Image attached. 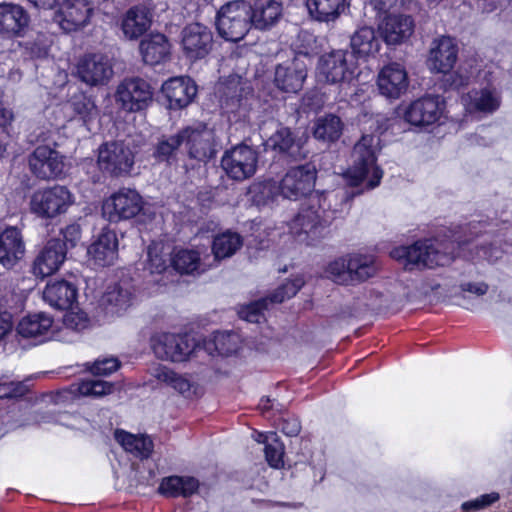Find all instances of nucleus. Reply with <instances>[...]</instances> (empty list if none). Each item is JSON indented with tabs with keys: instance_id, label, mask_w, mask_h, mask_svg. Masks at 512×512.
Wrapping results in <instances>:
<instances>
[{
	"instance_id": "nucleus-22",
	"label": "nucleus",
	"mask_w": 512,
	"mask_h": 512,
	"mask_svg": "<svg viewBox=\"0 0 512 512\" xmlns=\"http://www.w3.org/2000/svg\"><path fill=\"white\" fill-rule=\"evenodd\" d=\"M458 56V47L454 39L449 36L435 38L430 45L428 65L437 73H447L455 65Z\"/></svg>"
},
{
	"instance_id": "nucleus-35",
	"label": "nucleus",
	"mask_w": 512,
	"mask_h": 512,
	"mask_svg": "<svg viewBox=\"0 0 512 512\" xmlns=\"http://www.w3.org/2000/svg\"><path fill=\"white\" fill-rule=\"evenodd\" d=\"M306 6L310 16L323 23L335 22L347 9L346 0H307Z\"/></svg>"
},
{
	"instance_id": "nucleus-13",
	"label": "nucleus",
	"mask_w": 512,
	"mask_h": 512,
	"mask_svg": "<svg viewBox=\"0 0 512 512\" xmlns=\"http://www.w3.org/2000/svg\"><path fill=\"white\" fill-rule=\"evenodd\" d=\"M316 173L311 163L291 168L280 182L281 194L292 200L307 196L314 189Z\"/></svg>"
},
{
	"instance_id": "nucleus-34",
	"label": "nucleus",
	"mask_w": 512,
	"mask_h": 512,
	"mask_svg": "<svg viewBox=\"0 0 512 512\" xmlns=\"http://www.w3.org/2000/svg\"><path fill=\"white\" fill-rule=\"evenodd\" d=\"M29 17L25 10L16 4H0V33L19 35L28 25Z\"/></svg>"
},
{
	"instance_id": "nucleus-43",
	"label": "nucleus",
	"mask_w": 512,
	"mask_h": 512,
	"mask_svg": "<svg viewBox=\"0 0 512 512\" xmlns=\"http://www.w3.org/2000/svg\"><path fill=\"white\" fill-rule=\"evenodd\" d=\"M152 375L157 380L171 386L185 397H190L194 393L193 384L188 378L175 373L165 366L155 367L152 370Z\"/></svg>"
},
{
	"instance_id": "nucleus-19",
	"label": "nucleus",
	"mask_w": 512,
	"mask_h": 512,
	"mask_svg": "<svg viewBox=\"0 0 512 512\" xmlns=\"http://www.w3.org/2000/svg\"><path fill=\"white\" fill-rule=\"evenodd\" d=\"M182 137L190 158L207 161L215 154L214 134L204 125L182 129Z\"/></svg>"
},
{
	"instance_id": "nucleus-63",
	"label": "nucleus",
	"mask_w": 512,
	"mask_h": 512,
	"mask_svg": "<svg viewBox=\"0 0 512 512\" xmlns=\"http://www.w3.org/2000/svg\"><path fill=\"white\" fill-rule=\"evenodd\" d=\"M451 79V84L455 88L464 87L468 85L470 81V77L466 73H463L462 69L451 75Z\"/></svg>"
},
{
	"instance_id": "nucleus-7",
	"label": "nucleus",
	"mask_w": 512,
	"mask_h": 512,
	"mask_svg": "<svg viewBox=\"0 0 512 512\" xmlns=\"http://www.w3.org/2000/svg\"><path fill=\"white\" fill-rule=\"evenodd\" d=\"M151 347L155 356L161 360L183 362L201 347L187 335L160 333L151 338Z\"/></svg>"
},
{
	"instance_id": "nucleus-50",
	"label": "nucleus",
	"mask_w": 512,
	"mask_h": 512,
	"mask_svg": "<svg viewBox=\"0 0 512 512\" xmlns=\"http://www.w3.org/2000/svg\"><path fill=\"white\" fill-rule=\"evenodd\" d=\"M114 385L104 380H85L78 384V392L82 396L101 397L110 394Z\"/></svg>"
},
{
	"instance_id": "nucleus-2",
	"label": "nucleus",
	"mask_w": 512,
	"mask_h": 512,
	"mask_svg": "<svg viewBox=\"0 0 512 512\" xmlns=\"http://www.w3.org/2000/svg\"><path fill=\"white\" fill-rule=\"evenodd\" d=\"M379 150L380 138L377 135H363L356 142L351 153V166L344 174L347 186L370 190L380 184L383 171L376 163Z\"/></svg>"
},
{
	"instance_id": "nucleus-62",
	"label": "nucleus",
	"mask_w": 512,
	"mask_h": 512,
	"mask_svg": "<svg viewBox=\"0 0 512 512\" xmlns=\"http://www.w3.org/2000/svg\"><path fill=\"white\" fill-rule=\"evenodd\" d=\"M398 0H371L374 10L380 15H389L388 12L397 5Z\"/></svg>"
},
{
	"instance_id": "nucleus-40",
	"label": "nucleus",
	"mask_w": 512,
	"mask_h": 512,
	"mask_svg": "<svg viewBox=\"0 0 512 512\" xmlns=\"http://www.w3.org/2000/svg\"><path fill=\"white\" fill-rule=\"evenodd\" d=\"M115 439L127 452L142 459L148 458L153 451V442L145 435H133L116 430Z\"/></svg>"
},
{
	"instance_id": "nucleus-25",
	"label": "nucleus",
	"mask_w": 512,
	"mask_h": 512,
	"mask_svg": "<svg viewBox=\"0 0 512 512\" xmlns=\"http://www.w3.org/2000/svg\"><path fill=\"white\" fill-rule=\"evenodd\" d=\"M377 83L383 95L389 98H398L408 88L407 72L402 65L391 63L382 68Z\"/></svg>"
},
{
	"instance_id": "nucleus-53",
	"label": "nucleus",
	"mask_w": 512,
	"mask_h": 512,
	"mask_svg": "<svg viewBox=\"0 0 512 512\" xmlns=\"http://www.w3.org/2000/svg\"><path fill=\"white\" fill-rule=\"evenodd\" d=\"M499 499V494L496 492L482 495L474 500H470L467 502H464L462 504V509L464 511H478L481 509H484L491 505L492 503L496 502Z\"/></svg>"
},
{
	"instance_id": "nucleus-33",
	"label": "nucleus",
	"mask_w": 512,
	"mask_h": 512,
	"mask_svg": "<svg viewBox=\"0 0 512 512\" xmlns=\"http://www.w3.org/2000/svg\"><path fill=\"white\" fill-rule=\"evenodd\" d=\"M133 294L129 287L120 284L108 286L100 299V306L110 316L119 315L132 304Z\"/></svg>"
},
{
	"instance_id": "nucleus-31",
	"label": "nucleus",
	"mask_w": 512,
	"mask_h": 512,
	"mask_svg": "<svg viewBox=\"0 0 512 512\" xmlns=\"http://www.w3.org/2000/svg\"><path fill=\"white\" fill-rule=\"evenodd\" d=\"M88 254L99 266L114 263L118 256V241L113 231H104L88 248Z\"/></svg>"
},
{
	"instance_id": "nucleus-37",
	"label": "nucleus",
	"mask_w": 512,
	"mask_h": 512,
	"mask_svg": "<svg viewBox=\"0 0 512 512\" xmlns=\"http://www.w3.org/2000/svg\"><path fill=\"white\" fill-rule=\"evenodd\" d=\"M352 52L359 57L376 54L380 49V41L372 27L358 28L350 38Z\"/></svg>"
},
{
	"instance_id": "nucleus-39",
	"label": "nucleus",
	"mask_w": 512,
	"mask_h": 512,
	"mask_svg": "<svg viewBox=\"0 0 512 512\" xmlns=\"http://www.w3.org/2000/svg\"><path fill=\"white\" fill-rule=\"evenodd\" d=\"M53 319L46 313H35L24 317L17 325V332L24 338L45 336L51 329Z\"/></svg>"
},
{
	"instance_id": "nucleus-1",
	"label": "nucleus",
	"mask_w": 512,
	"mask_h": 512,
	"mask_svg": "<svg viewBox=\"0 0 512 512\" xmlns=\"http://www.w3.org/2000/svg\"><path fill=\"white\" fill-rule=\"evenodd\" d=\"M338 190L311 195L298 214L289 223L290 234L300 243L314 245L324 237V231L332 221L349 210L353 197L365 191Z\"/></svg>"
},
{
	"instance_id": "nucleus-5",
	"label": "nucleus",
	"mask_w": 512,
	"mask_h": 512,
	"mask_svg": "<svg viewBox=\"0 0 512 512\" xmlns=\"http://www.w3.org/2000/svg\"><path fill=\"white\" fill-rule=\"evenodd\" d=\"M375 267L369 257L347 255L330 262L325 273L335 283L350 285L365 281L375 274Z\"/></svg>"
},
{
	"instance_id": "nucleus-45",
	"label": "nucleus",
	"mask_w": 512,
	"mask_h": 512,
	"mask_svg": "<svg viewBox=\"0 0 512 512\" xmlns=\"http://www.w3.org/2000/svg\"><path fill=\"white\" fill-rule=\"evenodd\" d=\"M171 265L180 274L199 272L201 268L199 253L195 250H179L171 258Z\"/></svg>"
},
{
	"instance_id": "nucleus-48",
	"label": "nucleus",
	"mask_w": 512,
	"mask_h": 512,
	"mask_svg": "<svg viewBox=\"0 0 512 512\" xmlns=\"http://www.w3.org/2000/svg\"><path fill=\"white\" fill-rule=\"evenodd\" d=\"M182 144H184V138L181 130L176 135L162 138L155 148L154 156L160 161H166L175 154Z\"/></svg>"
},
{
	"instance_id": "nucleus-6",
	"label": "nucleus",
	"mask_w": 512,
	"mask_h": 512,
	"mask_svg": "<svg viewBox=\"0 0 512 512\" xmlns=\"http://www.w3.org/2000/svg\"><path fill=\"white\" fill-rule=\"evenodd\" d=\"M135 161V152L129 142L110 141L98 148V168L110 176H124L130 173Z\"/></svg>"
},
{
	"instance_id": "nucleus-14",
	"label": "nucleus",
	"mask_w": 512,
	"mask_h": 512,
	"mask_svg": "<svg viewBox=\"0 0 512 512\" xmlns=\"http://www.w3.org/2000/svg\"><path fill=\"white\" fill-rule=\"evenodd\" d=\"M93 10L90 0H62L53 20L63 31L73 32L89 22Z\"/></svg>"
},
{
	"instance_id": "nucleus-30",
	"label": "nucleus",
	"mask_w": 512,
	"mask_h": 512,
	"mask_svg": "<svg viewBox=\"0 0 512 512\" xmlns=\"http://www.w3.org/2000/svg\"><path fill=\"white\" fill-rule=\"evenodd\" d=\"M463 101L470 112L491 114L500 107L501 95L493 87H484L468 92Z\"/></svg>"
},
{
	"instance_id": "nucleus-24",
	"label": "nucleus",
	"mask_w": 512,
	"mask_h": 512,
	"mask_svg": "<svg viewBox=\"0 0 512 512\" xmlns=\"http://www.w3.org/2000/svg\"><path fill=\"white\" fill-rule=\"evenodd\" d=\"M153 12L146 4H137L129 8L121 21V30L128 40H136L148 31Z\"/></svg>"
},
{
	"instance_id": "nucleus-57",
	"label": "nucleus",
	"mask_w": 512,
	"mask_h": 512,
	"mask_svg": "<svg viewBox=\"0 0 512 512\" xmlns=\"http://www.w3.org/2000/svg\"><path fill=\"white\" fill-rule=\"evenodd\" d=\"M460 289L462 292H467L480 297L488 292L489 285L483 281L463 282L460 284Z\"/></svg>"
},
{
	"instance_id": "nucleus-47",
	"label": "nucleus",
	"mask_w": 512,
	"mask_h": 512,
	"mask_svg": "<svg viewBox=\"0 0 512 512\" xmlns=\"http://www.w3.org/2000/svg\"><path fill=\"white\" fill-rule=\"evenodd\" d=\"M73 111L84 121L95 118L98 115V109L94 100L83 94H75L70 101Z\"/></svg>"
},
{
	"instance_id": "nucleus-26",
	"label": "nucleus",
	"mask_w": 512,
	"mask_h": 512,
	"mask_svg": "<svg viewBox=\"0 0 512 512\" xmlns=\"http://www.w3.org/2000/svg\"><path fill=\"white\" fill-rule=\"evenodd\" d=\"M162 92L167 98L170 108L180 109L191 103L196 96L197 87L189 77H174L162 85Z\"/></svg>"
},
{
	"instance_id": "nucleus-18",
	"label": "nucleus",
	"mask_w": 512,
	"mask_h": 512,
	"mask_svg": "<svg viewBox=\"0 0 512 512\" xmlns=\"http://www.w3.org/2000/svg\"><path fill=\"white\" fill-rule=\"evenodd\" d=\"M80 80L90 86L108 83L113 76V67L108 56L90 54L83 57L77 65Z\"/></svg>"
},
{
	"instance_id": "nucleus-64",
	"label": "nucleus",
	"mask_w": 512,
	"mask_h": 512,
	"mask_svg": "<svg viewBox=\"0 0 512 512\" xmlns=\"http://www.w3.org/2000/svg\"><path fill=\"white\" fill-rule=\"evenodd\" d=\"M14 115L10 109L0 108V126L6 127L13 121Z\"/></svg>"
},
{
	"instance_id": "nucleus-60",
	"label": "nucleus",
	"mask_w": 512,
	"mask_h": 512,
	"mask_svg": "<svg viewBox=\"0 0 512 512\" xmlns=\"http://www.w3.org/2000/svg\"><path fill=\"white\" fill-rule=\"evenodd\" d=\"M281 430L285 435L294 437L299 434L301 425L299 420L296 418L283 419Z\"/></svg>"
},
{
	"instance_id": "nucleus-12",
	"label": "nucleus",
	"mask_w": 512,
	"mask_h": 512,
	"mask_svg": "<svg viewBox=\"0 0 512 512\" xmlns=\"http://www.w3.org/2000/svg\"><path fill=\"white\" fill-rule=\"evenodd\" d=\"M307 141V134H299L288 127L280 126L268 138L266 145L287 159L299 161L305 159L309 153L305 147Z\"/></svg>"
},
{
	"instance_id": "nucleus-4",
	"label": "nucleus",
	"mask_w": 512,
	"mask_h": 512,
	"mask_svg": "<svg viewBox=\"0 0 512 512\" xmlns=\"http://www.w3.org/2000/svg\"><path fill=\"white\" fill-rule=\"evenodd\" d=\"M251 5L244 0L227 2L217 12L216 27L219 35L227 41L242 40L253 26Z\"/></svg>"
},
{
	"instance_id": "nucleus-59",
	"label": "nucleus",
	"mask_w": 512,
	"mask_h": 512,
	"mask_svg": "<svg viewBox=\"0 0 512 512\" xmlns=\"http://www.w3.org/2000/svg\"><path fill=\"white\" fill-rule=\"evenodd\" d=\"M304 285V280L301 277H296L293 280H289L285 283H283L280 286V291L283 292V294L286 295V297L289 299L296 295V293L301 289V287Z\"/></svg>"
},
{
	"instance_id": "nucleus-61",
	"label": "nucleus",
	"mask_w": 512,
	"mask_h": 512,
	"mask_svg": "<svg viewBox=\"0 0 512 512\" xmlns=\"http://www.w3.org/2000/svg\"><path fill=\"white\" fill-rule=\"evenodd\" d=\"M477 254L479 258L494 262L501 257L502 252L497 247L490 245L489 247H481Z\"/></svg>"
},
{
	"instance_id": "nucleus-49",
	"label": "nucleus",
	"mask_w": 512,
	"mask_h": 512,
	"mask_svg": "<svg viewBox=\"0 0 512 512\" xmlns=\"http://www.w3.org/2000/svg\"><path fill=\"white\" fill-rule=\"evenodd\" d=\"M269 442L265 445L264 452L265 457L269 465L273 468H281L283 466V455L284 446L278 440L276 433H270V436H266Z\"/></svg>"
},
{
	"instance_id": "nucleus-17",
	"label": "nucleus",
	"mask_w": 512,
	"mask_h": 512,
	"mask_svg": "<svg viewBox=\"0 0 512 512\" xmlns=\"http://www.w3.org/2000/svg\"><path fill=\"white\" fill-rule=\"evenodd\" d=\"M28 164L31 173L41 180L55 179L64 170L63 157L58 151L46 145L35 148L29 155Z\"/></svg>"
},
{
	"instance_id": "nucleus-28",
	"label": "nucleus",
	"mask_w": 512,
	"mask_h": 512,
	"mask_svg": "<svg viewBox=\"0 0 512 512\" xmlns=\"http://www.w3.org/2000/svg\"><path fill=\"white\" fill-rule=\"evenodd\" d=\"M25 253V244L21 232L9 227L0 234V263L5 268L14 267Z\"/></svg>"
},
{
	"instance_id": "nucleus-41",
	"label": "nucleus",
	"mask_w": 512,
	"mask_h": 512,
	"mask_svg": "<svg viewBox=\"0 0 512 512\" xmlns=\"http://www.w3.org/2000/svg\"><path fill=\"white\" fill-rule=\"evenodd\" d=\"M243 245L242 237L232 231H226L215 236L212 244L214 260L229 258L234 255Z\"/></svg>"
},
{
	"instance_id": "nucleus-58",
	"label": "nucleus",
	"mask_w": 512,
	"mask_h": 512,
	"mask_svg": "<svg viewBox=\"0 0 512 512\" xmlns=\"http://www.w3.org/2000/svg\"><path fill=\"white\" fill-rule=\"evenodd\" d=\"M238 90V84H233V87H228V91L224 92L225 97L222 99V103L231 111H234L240 105Z\"/></svg>"
},
{
	"instance_id": "nucleus-44",
	"label": "nucleus",
	"mask_w": 512,
	"mask_h": 512,
	"mask_svg": "<svg viewBox=\"0 0 512 512\" xmlns=\"http://www.w3.org/2000/svg\"><path fill=\"white\" fill-rule=\"evenodd\" d=\"M169 247L161 242H153L147 248V260L145 269L151 274L164 272L171 264Z\"/></svg>"
},
{
	"instance_id": "nucleus-29",
	"label": "nucleus",
	"mask_w": 512,
	"mask_h": 512,
	"mask_svg": "<svg viewBox=\"0 0 512 512\" xmlns=\"http://www.w3.org/2000/svg\"><path fill=\"white\" fill-rule=\"evenodd\" d=\"M251 7L253 26L258 30H269L282 17L283 6L280 0H255Z\"/></svg>"
},
{
	"instance_id": "nucleus-55",
	"label": "nucleus",
	"mask_w": 512,
	"mask_h": 512,
	"mask_svg": "<svg viewBox=\"0 0 512 512\" xmlns=\"http://www.w3.org/2000/svg\"><path fill=\"white\" fill-rule=\"evenodd\" d=\"M119 365V361L116 358L97 360L94 362L91 372L94 375H108L116 371Z\"/></svg>"
},
{
	"instance_id": "nucleus-51",
	"label": "nucleus",
	"mask_w": 512,
	"mask_h": 512,
	"mask_svg": "<svg viewBox=\"0 0 512 512\" xmlns=\"http://www.w3.org/2000/svg\"><path fill=\"white\" fill-rule=\"evenodd\" d=\"M267 305L268 300L264 298L252 302L239 310V316L248 322L259 323L263 318V310L267 308Z\"/></svg>"
},
{
	"instance_id": "nucleus-16",
	"label": "nucleus",
	"mask_w": 512,
	"mask_h": 512,
	"mask_svg": "<svg viewBox=\"0 0 512 512\" xmlns=\"http://www.w3.org/2000/svg\"><path fill=\"white\" fill-rule=\"evenodd\" d=\"M142 209V197L132 189H121L103 204V214L110 222L135 217Z\"/></svg>"
},
{
	"instance_id": "nucleus-15",
	"label": "nucleus",
	"mask_w": 512,
	"mask_h": 512,
	"mask_svg": "<svg viewBox=\"0 0 512 512\" xmlns=\"http://www.w3.org/2000/svg\"><path fill=\"white\" fill-rule=\"evenodd\" d=\"M180 43L185 56L195 61L210 53L213 46V34L207 26L191 23L182 29Z\"/></svg>"
},
{
	"instance_id": "nucleus-9",
	"label": "nucleus",
	"mask_w": 512,
	"mask_h": 512,
	"mask_svg": "<svg viewBox=\"0 0 512 512\" xmlns=\"http://www.w3.org/2000/svg\"><path fill=\"white\" fill-rule=\"evenodd\" d=\"M352 58V54L346 50H334L323 54L317 64L318 79L330 84L349 81L355 70Z\"/></svg>"
},
{
	"instance_id": "nucleus-27",
	"label": "nucleus",
	"mask_w": 512,
	"mask_h": 512,
	"mask_svg": "<svg viewBox=\"0 0 512 512\" xmlns=\"http://www.w3.org/2000/svg\"><path fill=\"white\" fill-rule=\"evenodd\" d=\"M379 31L388 45H397L412 35L414 22L407 15H386L379 23Z\"/></svg>"
},
{
	"instance_id": "nucleus-46",
	"label": "nucleus",
	"mask_w": 512,
	"mask_h": 512,
	"mask_svg": "<svg viewBox=\"0 0 512 512\" xmlns=\"http://www.w3.org/2000/svg\"><path fill=\"white\" fill-rule=\"evenodd\" d=\"M212 346L218 354L228 356L237 351L239 336L233 332H218L212 341L207 343L206 349L210 351Z\"/></svg>"
},
{
	"instance_id": "nucleus-42",
	"label": "nucleus",
	"mask_w": 512,
	"mask_h": 512,
	"mask_svg": "<svg viewBox=\"0 0 512 512\" xmlns=\"http://www.w3.org/2000/svg\"><path fill=\"white\" fill-rule=\"evenodd\" d=\"M343 131L341 119L333 114L325 115L316 120L313 135L324 142H334L339 139Z\"/></svg>"
},
{
	"instance_id": "nucleus-3",
	"label": "nucleus",
	"mask_w": 512,
	"mask_h": 512,
	"mask_svg": "<svg viewBox=\"0 0 512 512\" xmlns=\"http://www.w3.org/2000/svg\"><path fill=\"white\" fill-rule=\"evenodd\" d=\"M452 243L436 239L417 241L411 246H401L391 251V257L402 260L406 269L434 268L449 265L454 259Z\"/></svg>"
},
{
	"instance_id": "nucleus-56",
	"label": "nucleus",
	"mask_w": 512,
	"mask_h": 512,
	"mask_svg": "<svg viewBox=\"0 0 512 512\" xmlns=\"http://www.w3.org/2000/svg\"><path fill=\"white\" fill-rule=\"evenodd\" d=\"M62 235H63V239H61V240L63 241V243H65L67 249H68V246L75 247L76 244L81 239L80 225L70 224V225L66 226L62 230Z\"/></svg>"
},
{
	"instance_id": "nucleus-11",
	"label": "nucleus",
	"mask_w": 512,
	"mask_h": 512,
	"mask_svg": "<svg viewBox=\"0 0 512 512\" xmlns=\"http://www.w3.org/2000/svg\"><path fill=\"white\" fill-rule=\"evenodd\" d=\"M150 85L141 78H127L119 83L115 92V100L121 108L128 112L145 109L152 101Z\"/></svg>"
},
{
	"instance_id": "nucleus-21",
	"label": "nucleus",
	"mask_w": 512,
	"mask_h": 512,
	"mask_svg": "<svg viewBox=\"0 0 512 512\" xmlns=\"http://www.w3.org/2000/svg\"><path fill=\"white\" fill-rule=\"evenodd\" d=\"M443 103L438 96L422 97L413 101L404 112V119L414 126H429L439 120Z\"/></svg>"
},
{
	"instance_id": "nucleus-54",
	"label": "nucleus",
	"mask_w": 512,
	"mask_h": 512,
	"mask_svg": "<svg viewBox=\"0 0 512 512\" xmlns=\"http://www.w3.org/2000/svg\"><path fill=\"white\" fill-rule=\"evenodd\" d=\"M28 391L24 382L0 383V399L21 397Z\"/></svg>"
},
{
	"instance_id": "nucleus-38",
	"label": "nucleus",
	"mask_w": 512,
	"mask_h": 512,
	"mask_svg": "<svg viewBox=\"0 0 512 512\" xmlns=\"http://www.w3.org/2000/svg\"><path fill=\"white\" fill-rule=\"evenodd\" d=\"M198 488L199 482L193 477L169 476L162 479L158 491L166 497H189Z\"/></svg>"
},
{
	"instance_id": "nucleus-32",
	"label": "nucleus",
	"mask_w": 512,
	"mask_h": 512,
	"mask_svg": "<svg viewBox=\"0 0 512 512\" xmlns=\"http://www.w3.org/2000/svg\"><path fill=\"white\" fill-rule=\"evenodd\" d=\"M76 297V287L65 280L48 283L43 291L44 300L59 310L71 308Z\"/></svg>"
},
{
	"instance_id": "nucleus-10",
	"label": "nucleus",
	"mask_w": 512,
	"mask_h": 512,
	"mask_svg": "<svg viewBox=\"0 0 512 512\" xmlns=\"http://www.w3.org/2000/svg\"><path fill=\"white\" fill-rule=\"evenodd\" d=\"M257 162L258 156L254 149L247 145H237L224 153L221 166L231 179L243 181L255 174Z\"/></svg>"
},
{
	"instance_id": "nucleus-36",
	"label": "nucleus",
	"mask_w": 512,
	"mask_h": 512,
	"mask_svg": "<svg viewBox=\"0 0 512 512\" xmlns=\"http://www.w3.org/2000/svg\"><path fill=\"white\" fill-rule=\"evenodd\" d=\"M139 49L143 61L146 64L156 65L168 58L170 53V44L163 34L157 33L142 40Z\"/></svg>"
},
{
	"instance_id": "nucleus-23",
	"label": "nucleus",
	"mask_w": 512,
	"mask_h": 512,
	"mask_svg": "<svg viewBox=\"0 0 512 512\" xmlns=\"http://www.w3.org/2000/svg\"><path fill=\"white\" fill-rule=\"evenodd\" d=\"M306 77L305 64L299 57H295L291 61L276 66L274 83L283 92L297 93L302 89Z\"/></svg>"
},
{
	"instance_id": "nucleus-8",
	"label": "nucleus",
	"mask_w": 512,
	"mask_h": 512,
	"mask_svg": "<svg viewBox=\"0 0 512 512\" xmlns=\"http://www.w3.org/2000/svg\"><path fill=\"white\" fill-rule=\"evenodd\" d=\"M73 203L70 191L61 185L35 191L30 199V210L41 218H54L65 213Z\"/></svg>"
},
{
	"instance_id": "nucleus-20",
	"label": "nucleus",
	"mask_w": 512,
	"mask_h": 512,
	"mask_svg": "<svg viewBox=\"0 0 512 512\" xmlns=\"http://www.w3.org/2000/svg\"><path fill=\"white\" fill-rule=\"evenodd\" d=\"M67 248L59 238L50 239L46 242L32 266L35 276L44 278L52 275L61 267L66 259Z\"/></svg>"
},
{
	"instance_id": "nucleus-52",
	"label": "nucleus",
	"mask_w": 512,
	"mask_h": 512,
	"mask_svg": "<svg viewBox=\"0 0 512 512\" xmlns=\"http://www.w3.org/2000/svg\"><path fill=\"white\" fill-rule=\"evenodd\" d=\"M315 45V37L313 34L306 30H301L297 36L295 41L292 43V46L295 48L296 52L299 55L308 56L314 50Z\"/></svg>"
}]
</instances>
